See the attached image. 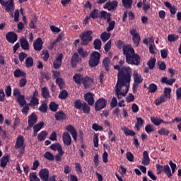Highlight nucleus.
<instances>
[{"mask_svg": "<svg viewBox=\"0 0 181 181\" xmlns=\"http://www.w3.org/2000/svg\"><path fill=\"white\" fill-rule=\"evenodd\" d=\"M113 69L118 71L115 94L118 100H121L122 97H125L128 94L129 83H131V77H132V69L129 66L120 68L119 65H115Z\"/></svg>", "mask_w": 181, "mask_h": 181, "instance_id": "nucleus-1", "label": "nucleus"}, {"mask_svg": "<svg viewBox=\"0 0 181 181\" xmlns=\"http://www.w3.org/2000/svg\"><path fill=\"white\" fill-rule=\"evenodd\" d=\"M123 54L126 57V63L132 66H139L141 64V57L135 53V50L131 45H123Z\"/></svg>", "mask_w": 181, "mask_h": 181, "instance_id": "nucleus-2", "label": "nucleus"}, {"mask_svg": "<svg viewBox=\"0 0 181 181\" xmlns=\"http://www.w3.org/2000/svg\"><path fill=\"white\" fill-rule=\"evenodd\" d=\"M73 80L76 84L78 86H81L83 84L84 88H90V86H93L94 83V79L88 76H83L81 74H75L73 76Z\"/></svg>", "mask_w": 181, "mask_h": 181, "instance_id": "nucleus-3", "label": "nucleus"}, {"mask_svg": "<svg viewBox=\"0 0 181 181\" xmlns=\"http://www.w3.org/2000/svg\"><path fill=\"white\" fill-rule=\"evenodd\" d=\"M100 18L103 19L104 21H107V23H109V25L107 28V32H111V30H114V28H115V21H111V13H107V11H102L100 12Z\"/></svg>", "mask_w": 181, "mask_h": 181, "instance_id": "nucleus-4", "label": "nucleus"}, {"mask_svg": "<svg viewBox=\"0 0 181 181\" xmlns=\"http://www.w3.org/2000/svg\"><path fill=\"white\" fill-rule=\"evenodd\" d=\"M100 59H101V54L97 51H93L90 55L88 61L89 66L97 67L100 64Z\"/></svg>", "mask_w": 181, "mask_h": 181, "instance_id": "nucleus-5", "label": "nucleus"}, {"mask_svg": "<svg viewBox=\"0 0 181 181\" xmlns=\"http://www.w3.org/2000/svg\"><path fill=\"white\" fill-rule=\"evenodd\" d=\"M74 108L76 110H82L83 114H90V110H91L87 103H83L80 99L74 101Z\"/></svg>", "mask_w": 181, "mask_h": 181, "instance_id": "nucleus-6", "label": "nucleus"}, {"mask_svg": "<svg viewBox=\"0 0 181 181\" xmlns=\"http://www.w3.org/2000/svg\"><path fill=\"white\" fill-rule=\"evenodd\" d=\"M91 35H93V31L91 30H86L80 35L79 37L82 41V42L81 43L82 46H86V45H88V42L93 40V36H91Z\"/></svg>", "mask_w": 181, "mask_h": 181, "instance_id": "nucleus-7", "label": "nucleus"}, {"mask_svg": "<svg viewBox=\"0 0 181 181\" xmlns=\"http://www.w3.org/2000/svg\"><path fill=\"white\" fill-rule=\"evenodd\" d=\"M156 172L157 175H160L162 172H164L165 175H166L167 177L170 178L172 177V170H170V168L169 165H162L160 164L156 165Z\"/></svg>", "mask_w": 181, "mask_h": 181, "instance_id": "nucleus-8", "label": "nucleus"}, {"mask_svg": "<svg viewBox=\"0 0 181 181\" xmlns=\"http://www.w3.org/2000/svg\"><path fill=\"white\" fill-rule=\"evenodd\" d=\"M15 0H8L5 1L4 0H0V4L2 6H6V12H13L15 11Z\"/></svg>", "mask_w": 181, "mask_h": 181, "instance_id": "nucleus-9", "label": "nucleus"}, {"mask_svg": "<svg viewBox=\"0 0 181 181\" xmlns=\"http://www.w3.org/2000/svg\"><path fill=\"white\" fill-rule=\"evenodd\" d=\"M130 35L132 36V40L136 47L139 46L141 42V35L136 32V29H132L129 31Z\"/></svg>", "mask_w": 181, "mask_h": 181, "instance_id": "nucleus-10", "label": "nucleus"}, {"mask_svg": "<svg viewBox=\"0 0 181 181\" xmlns=\"http://www.w3.org/2000/svg\"><path fill=\"white\" fill-rule=\"evenodd\" d=\"M107 107V100L103 98H99L95 103V111H101L103 108Z\"/></svg>", "mask_w": 181, "mask_h": 181, "instance_id": "nucleus-11", "label": "nucleus"}, {"mask_svg": "<svg viewBox=\"0 0 181 181\" xmlns=\"http://www.w3.org/2000/svg\"><path fill=\"white\" fill-rule=\"evenodd\" d=\"M6 39L8 43H15L18 40V35L15 32H8L6 34Z\"/></svg>", "mask_w": 181, "mask_h": 181, "instance_id": "nucleus-12", "label": "nucleus"}, {"mask_svg": "<svg viewBox=\"0 0 181 181\" xmlns=\"http://www.w3.org/2000/svg\"><path fill=\"white\" fill-rule=\"evenodd\" d=\"M33 46L34 50H35V52H40V50H42V49H43V40H42V38H40V37L37 38L34 41Z\"/></svg>", "mask_w": 181, "mask_h": 181, "instance_id": "nucleus-13", "label": "nucleus"}, {"mask_svg": "<svg viewBox=\"0 0 181 181\" xmlns=\"http://www.w3.org/2000/svg\"><path fill=\"white\" fill-rule=\"evenodd\" d=\"M66 131L72 135V138L75 142L77 141V130L71 124H69L65 127Z\"/></svg>", "mask_w": 181, "mask_h": 181, "instance_id": "nucleus-14", "label": "nucleus"}, {"mask_svg": "<svg viewBox=\"0 0 181 181\" xmlns=\"http://www.w3.org/2000/svg\"><path fill=\"white\" fill-rule=\"evenodd\" d=\"M37 122V115L35 112H33L28 116V128H32L35 124Z\"/></svg>", "mask_w": 181, "mask_h": 181, "instance_id": "nucleus-15", "label": "nucleus"}, {"mask_svg": "<svg viewBox=\"0 0 181 181\" xmlns=\"http://www.w3.org/2000/svg\"><path fill=\"white\" fill-rule=\"evenodd\" d=\"M63 54H59V56L56 58L54 62H53V67L56 70L57 69H60L62 67V63H63Z\"/></svg>", "mask_w": 181, "mask_h": 181, "instance_id": "nucleus-16", "label": "nucleus"}, {"mask_svg": "<svg viewBox=\"0 0 181 181\" xmlns=\"http://www.w3.org/2000/svg\"><path fill=\"white\" fill-rule=\"evenodd\" d=\"M84 100L88 103V105L94 104V94L91 92H88L84 95Z\"/></svg>", "mask_w": 181, "mask_h": 181, "instance_id": "nucleus-17", "label": "nucleus"}, {"mask_svg": "<svg viewBox=\"0 0 181 181\" xmlns=\"http://www.w3.org/2000/svg\"><path fill=\"white\" fill-rule=\"evenodd\" d=\"M62 141L64 145H66V146L71 145V136H70V134H69V132H65L63 133Z\"/></svg>", "mask_w": 181, "mask_h": 181, "instance_id": "nucleus-18", "label": "nucleus"}, {"mask_svg": "<svg viewBox=\"0 0 181 181\" xmlns=\"http://www.w3.org/2000/svg\"><path fill=\"white\" fill-rule=\"evenodd\" d=\"M54 117L57 121H64V119H67V115L64 113L63 110L57 112Z\"/></svg>", "mask_w": 181, "mask_h": 181, "instance_id": "nucleus-19", "label": "nucleus"}, {"mask_svg": "<svg viewBox=\"0 0 181 181\" xmlns=\"http://www.w3.org/2000/svg\"><path fill=\"white\" fill-rule=\"evenodd\" d=\"M23 144H25V139H23V136H18L16 141L15 148L21 149V148L23 146Z\"/></svg>", "mask_w": 181, "mask_h": 181, "instance_id": "nucleus-20", "label": "nucleus"}, {"mask_svg": "<svg viewBox=\"0 0 181 181\" xmlns=\"http://www.w3.org/2000/svg\"><path fill=\"white\" fill-rule=\"evenodd\" d=\"M78 62H80V57H78V54H77V52H74L71 58V64L72 67H76V66L78 64Z\"/></svg>", "mask_w": 181, "mask_h": 181, "instance_id": "nucleus-21", "label": "nucleus"}, {"mask_svg": "<svg viewBox=\"0 0 181 181\" xmlns=\"http://www.w3.org/2000/svg\"><path fill=\"white\" fill-rule=\"evenodd\" d=\"M142 165L144 166H148L151 163V158H149V154L148 153L147 151L143 152V158H142Z\"/></svg>", "mask_w": 181, "mask_h": 181, "instance_id": "nucleus-22", "label": "nucleus"}, {"mask_svg": "<svg viewBox=\"0 0 181 181\" xmlns=\"http://www.w3.org/2000/svg\"><path fill=\"white\" fill-rule=\"evenodd\" d=\"M118 6V1H107L105 4V8L108 11H112L115 9Z\"/></svg>", "mask_w": 181, "mask_h": 181, "instance_id": "nucleus-23", "label": "nucleus"}, {"mask_svg": "<svg viewBox=\"0 0 181 181\" xmlns=\"http://www.w3.org/2000/svg\"><path fill=\"white\" fill-rule=\"evenodd\" d=\"M133 77H134V83L136 84H141V83L144 81V78H142V76L138 74V71H134Z\"/></svg>", "mask_w": 181, "mask_h": 181, "instance_id": "nucleus-24", "label": "nucleus"}, {"mask_svg": "<svg viewBox=\"0 0 181 181\" xmlns=\"http://www.w3.org/2000/svg\"><path fill=\"white\" fill-rule=\"evenodd\" d=\"M39 176L42 180L49 179V170L47 168L41 169L39 172Z\"/></svg>", "mask_w": 181, "mask_h": 181, "instance_id": "nucleus-25", "label": "nucleus"}, {"mask_svg": "<svg viewBox=\"0 0 181 181\" xmlns=\"http://www.w3.org/2000/svg\"><path fill=\"white\" fill-rule=\"evenodd\" d=\"M9 155H4L0 160V166L1 168H6L8 162H9Z\"/></svg>", "mask_w": 181, "mask_h": 181, "instance_id": "nucleus-26", "label": "nucleus"}, {"mask_svg": "<svg viewBox=\"0 0 181 181\" xmlns=\"http://www.w3.org/2000/svg\"><path fill=\"white\" fill-rule=\"evenodd\" d=\"M41 95L43 97L45 100H47V98H50V92L49 91V89L47 87L44 86L41 88Z\"/></svg>", "mask_w": 181, "mask_h": 181, "instance_id": "nucleus-27", "label": "nucleus"}, {"mask_svg": "<svg viewBox=\"0 0 181 181\" xmlns=\"http://www.w3.org/2000/svg\"><path fill=\"white\" fill-rule=\"evenodd\" d=\"M110 63H111V59H110V57H108L103 60L102 66L105 67L106 71H110Z\"/></svg>", "mask_w": 181, "mask_h": 181, "instance_id": "nucleus-28", "label": "nucleus"}, {"mask_svg": "<svg viewBox=\"0 0 181 181\" xmlns=\"http://www.w3.org/2000/svg\"><path fill=\"white\" fill-rule=\"evenodd\" d=\"M163 84H166L167 86H173V83L176 81L175 78L168 79V77H163L160 80Z\"/></svg>", "mask_w": 181, "mask_h": 181, "instance_id": "nucleus-29", "label": "nucleus"}, {"mask_svg": "<svg viewBox=\"0 0 181 181\" xmlns=\"http://www.w3.org/2000/svg\"><path fill=\"white\" fill-rule=\"evenodd\" d=\"M122 131L124 132L126 136H135V135H136V133H135V132H134L133 130L129 129L127 127H122Z\"/></svg>", "mask_w": 181, "mask_h": 181, "instance_id": "nucleus-30", "label": "nucleus"}, {"mask_svg": "<svg viewBox=\"0 0 181 181\" xmlns=\"http://www.w3.org/2000/svg\"><path fill=\"white\" fill-rule=\"evenodd\" d=\"M144 122H145V121H144L141 117H136V122L134 126V128L136 129V131H139V129L142 128Z\"/></svg>", "mask_w": 181, "mask_h": 181, "instance_id": "nucleus-31", "label": "nucleus"}, {"mask_svg": "<svg viewBox=\"0 0 181 181\" xmlns=\"http://www.w3.org/2000/svg\"><path fill=\"white\" fill-rule=\"evenodd\" d=\"M49 109L52 112H56L59 110V104L56 103V102L51 101L49 104Z\"/></svg>", "mask_w": 181, "mask_h": 181, "instance_id": "nucleus-32", "label": "nucleus"}, {"mask_svg": "<svg viewBox=\"0 0 181 181\" xmlns=\"http://www.w3.org/2000/svg\"><path fill=\"white\" fill-rule=\"evenodd\" d=\"M17 102L21 105V107H23L26 105V100H25V95H18L17 97Z\"/></svg>", "mask_w": 181, "mask_h": 181, "instance_id": "nucleus-33", "label": "nucleus"}, {"mask_svg": "<svg viewBox=\"0 0 181 181\" xmlns=\"http://www.w3.org/2000/svg\"><path fill=\"white\" fill-rule=\"evenodd\" d=\"M47 132L46 131H42L40 134L37 135V139L39 142H43L46 139V136H47Z\"/></svg>", "mask_w": 181, "mask_h": 181, "instance_id": "nucleus-34", "label": "nucleus"}, {"mask_svg": "<svg viewBox=\"0 0 181 181\" xmlns=\"http://www.w3.org/2000/svg\"><path fill=\"white\" fill-rule=\"evenodd\" d=\"M99 13L100 11H98V9L95 8L92 11H90L89 18L92 19H98V18H100V16H98Z\"/></svg>", "mask_w": 181, "mask_h": 181, "instance_id": "nucleus-35", "label": "nucleus"}, {"mask_svg": "<svg viewBox=\"0 0 181 181\" xmlns=\"http://www.w3.org/2000/svg\"><path fill=\"white\" fill-rule=\"evenodd\" d=\"M36 23H37V17L36 16H34L33 18H31L29 23V27L30 28V29H36Z\"/></svg>", "mask_w": 181, "mask_h": 181, "instance_id": "nucleus-36", "label": "nucleus"}, {"mask_svg": "<svg viewBox=\"0 0 181 181\" xmlns=\"http://www.w3.org/2000/svg\"><path fill=\"white\" fill-rule=\"evenodd\" d=\"M26 76V73L25 71H21L19 69H17L14 71V77L19 78V77H25Z\"/></svg>", "mask_w": 181, "mask_h": 181, "instance_id": "nucleus-37", "label": "nucleus"}, {"mask_svg": "<svg viewBox=\"0 0 181 181\" xmlns=\"http://www.w3.org/2000/svg\"><path fill=\"white\" fill-rule=\"evenodd\" d=\"M21 46L23 50H29V42L26 39L21 40Z\"/></svg>", "mask_w": 181, "mask_h": 181, "instance_id": "nucleus-38", "label": "nucleus"}, {"mask_svg": "<svg viewBox=\"0 0 181 181\" xmlns=\"http://www.w3.org/2000/svg\"><path fill=\"white\" fill-rule=\"evenodd\" d=\"M49 107L47 106V103L46 102H42L41 105L39 107L38 110L40 112H47Z\"/></svg>", "mask_w": 181, "mask_h": 181, "instance_id": "nucleus-39", "label": "nucleus"}, {"mask_svg": "<svg viewBox=\"0 0 181 181\" xmlns=\"http://www.w3.org/2000/svg\"><path fill=\"white\" fill-rule=\"evenodd\" d=\"M77 52H78L79 56H81V57H83V59L87 57V56H88V52H87V51L84 50V49H83V47L78 48L77 49Z\"/></svg>", "mask_w": 181, "mask_h": 181, "instance_id": "nucleus-40", "label": "nucleus"}, {"mask_svg": "<svg viewBox=\"0 0 181 181\" xmlns=\"http://www.w3.org/2000/svg\"><path fill=\"white\" fill-rule=\"evenodd\" d=\"M151 121L156 127H159V125L162 124V122H164L163 119H158L156 117H151Z\"/></svg>", "mask_w": 181, "mask_h": 181, "instance_id": "nucleus-41", "label": "nucleus"}, {"mask_svg": "<svg viewBox=\"0 0 181 181\" xmlns=\"http://www.w3.org/2000/svg\"><path fill=\"white\" fill-rule=\"evenodd\" d=\"M45 122H40V123L33 125V131H35V132H39V131L43 128Z\"/></svg>", "mask_w": 181, "mask_h": 181, "instance_id": "nucleus-42", "label": "nucleus"}, {"mask_svg": "<svg viewBox=\"0 0 181 181\" xmlns=\"http://www.w3.org/2000/svg\"><path fill=\"white\" fill-rule=\"evenodd\" d=\"M43 157L47 160H54V156L50 153V151H47L44 153Z\"/></svg>", "mask_w": 181, "mask_h": 181, "instance_id": "nucleus-43", "label": "nucleus"}, {"mask_svg": "<svg viewBox=\"0 0 181 181\" xmlns=\"http://www.w3.org/2000/svg\"><path fill=\"white\" fill-rule=\"evenodd\" d=\"M101 45H102V42L100 39H95L93 41V46L95 50H100V49H101Z\"/></svg>", "mask_w": 181, "mask_h": 181, "instance_id": "nucleus-44", "label": "nucleus"}, {"mask_svg": "<svg viewBox=\"0 0 181 181\" xmlns=\"http://www.w3.org/2000/svg\"><path fill=\"white\" fill-rule=\"evenodd\" d=\"M33 66V58L32 57H28L25 59V67L29 69Z\"/></svg>", "mask_w": 181, "mask_h": 181, "instance_id": "nucleus-45", "label": "nucleus"}, {"mask_svg": "<svg viewBox=\"0 0 181 181\" xmlns=\"http://www.w3.org/2000/svg\"><path fill=\"white\" fill-rule=\"evenodd\" d=\"M155 63H156V59L155 58H151L148 61L147 65L148 66V69H150V70H152L153 67H155Z\"/></svg>", "mask_w": 181, "mask_h": 181, "instance_id": "nucleus-46", "label": "nucleus"}, {"mask_svg": "<svg viewBox=\"0 0 181 181\" xmlns=\"http://www.w3.org/2000/svg\"><path fill=\"white\" fill-rule=\"evenodd\" d=\"M110 37H111V33L104 32L100 35V39L103 40V42H107Z\"/></svg>", "mask_w": 181, "mask_h": 181, "instance_id": "nucleus-47", "label": "nucleus"}, {"mask_svg": "<svg viewBox=\"0 0 181 181\" xmlns=\"http://www.w3.org/2000/svg\"><path fill=\"white\" fill-rule=\"evenodd\" d=\"M29 105L31 107H36V105H39V98H35V97H32L31 100L30 101Z\"/></svg>", "mask_w": 181, "mask_h": 181, "instance_id": "nucleus-48", "label": "nucleus"}, {"mask_svg": "<svg viewBox=\"0 0 181 181\" xmlns=\"http://www.w3.org/2000/svg\"><path fill=\"white\" fill-rule=\"evenodd\" d=\"M41 57L44 60V62H47V60H49V57H50V54H49V51L43 50L41 54Z\"/></svg>", "mask_w": 181, "mask_h": 181, "instance_id": "nucleus-49", "label": "nucleus"}, {"mask_svg": "<svg viewBox=\"0 0 181 181\" xmlns=\"http://www.w3.org/2000/svg\"><path fill=\"white\" fill-rule=\"evenodd\" d=\"M67 97H69V92H67V90H63L59 94V98H60L61 100H66Z\"/></svg>", "mask_w": 181, "mask_h": 181, "instance_id": "nucleus-50", "label": "nucleus"}, {"mask_svg": "<svg viewBox=\"0 0 181 181\" xmlns=\"http://www.w3.org/2000/svg\"><path fill=\"white\" fill-rule=\"evenodd\" d=\"M30 181H40V178L37 177L36 173H30L29 175Z\"/></svg>", "mask_w": 181, "mask_h": 181, "instance_id": "nucleus-51", "label": "nucleus"}, {"mask_svg": "<svg viewBox=\"0 0 181 181\" xmlns=\"http://www.w3.org/2000/svg\"><path fill=\"white\" fill-rule=\"evenodd\" d=\"M158 134L159 135H164L165 136H168V135H169L170 132L169 130H166V129H165V127H162L160 128V129H159L158 131Z\"/></svg>", "mask_w": 181, "mask_h": 181, "instance_id": "nucleus-52", "label": "nucleus"}, {"mask_svg": "<svg viewBox=\"0 0 181 181\" xmlns=\"http://www.w3.org/2000/svg\"><path fill=\"white\" fill-rule=\"evenodd\" d=\"M108 136L110 139V142H117V136L114 134L112 130H110L108 132Z\"/></svg>", "mask_w": 181, "mask_h": 181, "instance_id": "nucleus-53", "label": "nucleus"}, {"mask_svg": "<svg viewBox=\"0 0 181 181\" xmlns=\"http://www.w3.org/2000/svg\"><path fill=\"white\" fill-rule=\"evenodd\" d=\"M145 131L147 134H151V132H153L155 131L154 127L152 124H146L145 127Z\"/></svg>", "mask_w": 181, "mask_h": 181, "instance_id": "nucleus-54", "label": "nucleus"}, {"mask_svg": "<svg viewBox=\"0 0 181 181\" xmlns=\"http://www.w3.org/2000/svg\"><path fill=\"white\" fill-rule=\"evenodd\" d=\"M29 105H30L29 103H25V105L24 106H23V108L21 110V112L24 115H28V113L29 112Z\"/></svg>", "mask_w": 181, "mask_h": 181, "instance_id": "nucleus-55", "label": "nucleus"}, {"mask_svg": "<svg viewBox=\"0 0 181 181\" xmlns=\"http://www.w3.org/2000/svg\"><path fill=\"white\" fill-rule=\"evenodd\" d=\"M75 170L78 175H81V173H83V168H81V165L80 163H75Z\"/></svg>", "mask_w": 181, "mask_h": 181, "instance_id": "nucleus-56", "label": "nucleus"}, {"mask_svg": "<svg viewBox=\"0 0 181 181\" xmlns=\"http://www.w3.org/2000/svg\"><path fill=\"white\" fill-rule=\"evenodd\" d=\"M40 76L42 78H45L47 81L50 80V74L47 71L45 72L41 71Z\"/></svg>", "mask_w": 181, "mask_h": 181, "instance_id": "nucleus-57", "label": "nucleus"}, {"mask_svg": "<svg viewBox=\"0 0 181 181\" xmlns=\"http://www.w3.org/2000/svg\"><path fill=\"white\" fill-rule=\"evenodd\" d=\"M171 93H172V88H164L163 94L166 98H170Z\"/></svg>", "mask_w": 181, "mask_h": 181, "instance_id": "nucleus-58", "label": "nucleus"}, {"mask_svg": "<svg viewBox=\"0 0 181 181\" xmlns=\"http://www.w3.org/2000/svg\"><path fill=\"white\" fill-rule=\"evenodd\" d=\"M148 93H155L158 90V86L155 83H151L148 86Z\"/></svg>", "mask_w": 181, "mask_h": 181, "instance_id": "nucleus-59", "label": "nucleus"}, {"mask_svg": "<svg viewBox=\"0 0 181 181\" xmlns=\"http://www.w3.org/2000/svg\"><path fill=\"white\" fill-rule=\"evenodd\" d=\"M122 4L124 8H131L132 5V0H122Z\"/></svg>", "mask_w": 181, "mask_h": 181, "instance_id": "nucleus-60", "label": "nucleus"}, {"mask_svg": "<svg viewBox=\"0 0 181 181\" xmlns=\"http://www.w3.org/2000/svg\"><path fill=\"white\" fill-rule=\"evenodd\" d=\"M179 39V36L175 35L173 34H170L168 36V42H175V40H177Z\"/></svg>", "mask_w": 181, "mask_h": 181, "instance_id": "nucleus-61", "label": "nucleus"}, {"mask_svg": "<svg viewBox=\"0 0 181 181\" xmlns=\"http://www.w3.org/2000/svg\"><path fill=\"white\" fill-rule=\"evenodd\" d=\"M118 105V100H117V98L113 97L110 102V107L111 108H115Z\"/></svg>", "mask_w": 181, "mask_h": 181, "instance_id": "nucleus-62", "label": "nucleus"}, {"mask_svg": "<svg viewBox=\"0 0 181 181\" xmlns=\"http://www.w3.org/2000/svg\"><path fill=\"white\" fill-rule=\"evenodd\" d=\"M98 134H95L93 136V144L95 148H98Z\"/></svg>", "mask_w": 181, "mask_h": 181, "instance_id": "nucleus-63", "label": "nucleus"}, {"mask_svg": "<svg viewBox=\"0 0 181 181\" xmlns=\"http://www.w3.org/2000/svg\"><path fill=\"white\" fill-rule=\"evenodd\" d=\"M92 129L94 131H103V127L97 124L96 123H93L92 124Z\"/></svg>", "mask_w": 181, "mask_h": 181, "instance_id": "nucleus-64", "label": "nucleus"}]
</instances>
